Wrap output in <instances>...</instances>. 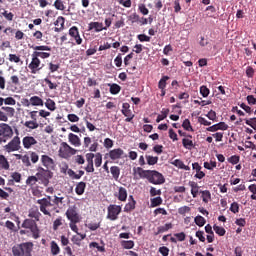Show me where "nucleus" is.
Segmentation results:
<instances>
[{
  "label": "nucleus",
  "mask_w": 256,
  "mask_h": 256,
  "mask_svg": "<svg viewBox=\"0 0 256 256\" xmlns=\"http://www.w3.org/2000/svg\"><path fill=\"white\" fill-rule=\"evenodd\" d=\"M171 165L177 167V169H183L184 171H191V167L185 165L181 159H175L171 162Z\"/></svg>",
  "instance_id": "nucleus-25"
},
{
  "label": "nucleus",
  "mask_w": 256,
  "mask_h": 256,
  "mask_svg": "<svg viewBox=\"0 0 256 256\" xmlns=\"http://www.w3.org/2000/svg\"><path fill=\"white\" fill-rule=\"evenodd\" d=\"M61 225H63V217L60 216L56 218L53 222V231H58Z\"/></svg>",
  "instance_id": "nucleus-47"
},
{
  "label": "nucleus",
  "mask_w": 256,
  "mask_h": 256,
  "mask_svg": "<svg viewBox=\"0 0 256 256\" xmlns=\"http://www.w3.org/2000/svg\"><path fill=\"white\" fill-rule=\"evenodd\" d=\"M192 169L196 171V179H203L205 177V172L201 171L202 167L197 162L192 164Z\"/></svg>",
  "instance_id": "nucleus-27"
},
{
  "label": "nucleus",
  "mask_w": 256,
  "mask_h": 256,
  "mask_svg": "<svg viewBox=\"0 0 256 256\" xmlns=\"http://www.w3.org/2000/svg\"><path fill=\"white\" fill-rule=\"evenodd\" d=\"M110 87V93L111 95H118V93H121V86L118 84H108Z\"/></svg>",
  "instance_id": "nucleus-43"
},
{
  "label": "nucleus",
  "mask_w": 256,
  "mask_h": 256,
  "mask_svg": "<svg viewBox=\"0 0 256 256\" xmlns=\"http://www.w3.org/2000/svg\"><path fill=\"white\" fill-rule=\"evenodd\" d=\"M110 173L112 177L117 181V179H119V176L121 175V169L118 166H112L110 168Z\"/></svg>",
  "instance_id": "nucleus-35"
},
{
  "label": "nucleus",
  "mask_w": 256,
  "mask_h": 256,
  "mask_svg": "<svg viewBox=\"0 0 256 256\" xmlns=\"http://www.w3.org/2000/svg\"><path fill=\"white\" fill-rule=\"evenodd\" d=\"M182 127L185 131H193V126H191V121L189 119L183 121Z\"/></svg>",
  "instance_id": "nucleus-57"
},
{
  "label": "nucleus",
  "mask_w": 256,
  "mask_h": 256,
  "mask_svg": "<svg viewBox=\"0 0 256 256\" xmlns=\"http://www.w3.org/2000/svg\"><path fill=\"white\" fill-rule=\"evenodd\" d=\"M53 203L54 205H57V207H59V205H63L65 203V197L54 196Z\"/></svg>",
  "instance_id": "nucleus-56"
},
{
  "label": "nucleus",
  "mask_w": 256,
  "mask_h": 256,
  "mask_svg": "<svg viewBox=\"0 0 256 256\" xmlns=\"http://www.w3.org/2000/svg\"><path fill=\"white\" fill-rule=\"evenodd\" d=\"M21 85V81L19 80V76L17 75H12L10 77V81L7 82V89H11V91H15L17 87ZM14 87V89H13Z\"/></svg>",
  "instance_id": "nucleus-20"
},
{
  "label": "nucleus",
  "mask_w": 256,
  "mask_h": 256,
  "mask_svg": "<svg viewBox=\"0 0 256 256\" xmlns=\"http://www.w3.org/2000/svg\"><path fill=\"white\" fill-rule=\"evenodd\" d=\"M85 189H87V183L78 182L75 188L76 195H83V193H85Z\"/></svg>",
  "instance_id": "nucleus-30"
},
{
  "label": "nucleus",
  "mask_w": 256,
  "mask_h": 256,
  "mask_svg": "<svg viewBox=\"0 0 256 256\" xmlns=\"http://www.w3.org/2000/svg\"><path fill=\"white\" fill-rule=\"evenodd\" d=\"M188 185H189V187H191V195L195 199L197 197V195H199V193H201V191H199V184H197V182H195V181H190L188 183Z\"/></svg>",
  "instance_id": "nucleus-28"
},
{
  "label": "nucleus",
  "mask_w": 256,
  "mask_h": 256,
  "mask_svg": "<svg viewBox=\"0 0 256 256\" xmlns=\"http://www.w3.org/2000/svg\"><path fill=\"white\" fill-rule=\"evenodd\" d=\"M147 181L152 185H163V183H165V176L157 170H150Z\"/></svg>",
  "instance_id": "nucleus-7"
},
{
  "label": "nucleus",
  "mask_w": 256,
  "mask_h": 256,
  "mask_svg": "<svg viewBox=\"0 0 256 256\" xmlns=\"http://www.w3.org/2000/svg\"><path fill=\"white\" fill-rule=\"evenodd\" d=\"M4 105H17V100L13 97L4 98Z\"/></svg>",
  "instance_id": "nucleus-62"
},
{
  "label": "nucleus",
  "mask_w": 256,
  "mask_h": 256,
  "mask_svg": "<svg viewBox=\"0 0 256 256\" xmlns=\"http://www.w3.org/2000/svg\"><path fill=\"white\" fill-rule=\"evenodd\" d=\"M15 117V108L9 106H2L0 108V121L7 123L9 118Z\"/></svg>",
  "instance_id": "nucleus-8"
},
{
  "label": "nucleus",
  "mask_w": 256,
  "mask_h": 256,
  "mask_svg": "<svg viewBox=\"0 0 256 256\" xmlns=\"http://www.w3.org/2000/svg\"><path fill=\"white\" fill-rule=\"evenodd\" d=\"M28 219H32L36 223L41 221V212H39V208L37 206L32 207L28 211Z\"/></svg>",
  "instance_id": "nucleus-18"
},
{
  "label": "nucleus",
  "mask_w": 256,
  "mask_h": 256,
  "mask_svg": "<svg viewBox=\"0 0 256 256\" xmlns=\"http://www.w3.org/2000/svg\"><path fill=\"white\" fill-rule=\"evenodd\" d=\"M146 161L149 165H157V163L159 161V157L146 155Z\"/></svg>",
  "instance_id": "nucleus-49"
},
{
  "label": "nucleus",
  "mask_w": 256,
  "mask_h": 256,
  "mask_svg": "<svg viewBox=\"0 0 256 256\" xmlns=\"http://www.w3.org/2000/svg\"><path fill=\"white\" fill-rule=\"evenodd\" d=\"M37 183H39V180L37 178V176H29L27 179H26V185H28L29 187H33L35 185H37Z\"/></svg>",
  "instance_id": "nucleus-42"
},
{
  "label": "nucleus",
  "mask_w": 256,
  "mask_h": 256,
  "mask_svg": "<svg viewBox=\"0 0 256 256\" xmlns=\"http://www.w3.org/2000/svg\"><path fill=\"white\" fill-rule=\"evenodd\" d=\"M54 25L56 27H61V29H65V18L63 16H59L54 22Z\"/></svg>",
  "instance_id": "nucleus-55"
},
{
  "label": "nucleus",
  "mask_w": 256,
  "mask_h": 256,
  "mask_svg": "<svg viewBox=\"0 0 256 256\" xmlns=\"http://www.w3.org/2000/svg\"><path fill=\"white\" fill-rule=\"evenodd\" d=\"M8 59L10 63H21V57L16 54H9Z\"/></svg>",
  "instance_id": "nucleus-59"
},
{
  "label": "nucleus",
  "mask_w": 256,
  "mask_h": 256,
  "mask_svg": "<svg viewBox=\"0 0 256 256\" xmlns=\"http://www.w3.org/2000/svg\"><path fill=\"white\" fill-rule=\"evenodd\" d=\"M93 159H95V154L93 153H87L86 154V161H87V166L85 167V171L87 173H94L95 172V167L93 166Z\"/></svg>",
  "instance_id": "nucleus-19"
},
{
  "label": "nucleus",
  "mask_w": 256,
  "mask_h": 256,
  "mask_svg": "<svg viewBox=\"0 0 256 256\" xmlns=\"http://www.w3.org/2000/svg\"><path fill=\"white\" fill-rule=\"evenodd\" d=\"M239 161H240V157L238 155H233L228 158V163H231V165H237Z\"/></svg>",
  "instance_id": "nucleus-61"
},
{
  "label": "nucleus",
  "mask_w": 256,
  "mask_h": 256,
  "mask_svg": "<svg viewBox=\"0 0 256 256\" xmlns=\"http://www.w3.org/2000/svg\"><path fill=\"white\" fill-rule=\"evenodd\" d=\"M59 157L69 159L72 155H77V149L71 147L67 142H62L58 151Z\"/></svg>",
  "instance_id": "nucleus-5"
},
{
  "label": "nucleus",
  "mask_w": 256,
  "mask_h": 256,
  "mask_svg": "<svg viewBox=\"0 0 256 256\" xmlns=\"http://www.w3.org/2000/svg\"><path fill=\"white\" fill-rule=\"evenodd\" d=\"M68 140L69 143H71V145H73L74 147H81V138H79V136H77L76 134L70 133L68 135Z\"/></svg>",
  "instance_id": "nucleus-24"
},
{
  "label": "nucleus",
  "mask_w": 256,
  "mask_h": 256,
  "mask_svg": "<svg viewBox=\"0 0 256 256\" xmlns=\"http://www.w3.org/2000/svg\"><path fill=\"white\" fill-rule=\"evenodd\" d=\"M121 211L122 208L120 205L110 204L108 206L107 219H110V221H117V219H119Z\"/></svg>",
  "instance_id": "nucleus-11"
},
{
  "label": "nucleus",
  "mask_w": 256,
  "mask_h": 256,
  "mask_svg": "<svg viewBox=\"0 0 256 256\" xmlns=\"http://www.w3.org/2000/svg\"><path fill=\"white\" fill-rule=\"evenodd\" d=\"M36 178L38 179V181H40V183L42 185H44V187H47L49 185V181H51V179H53V172H51V170L49 169H45L41 166H38L36 168Z\"/></svg>",
  "instance_id": "nucleus-2"
},
{
  "label": "nucleus",
  "mask_w": 256,
  "mask_h": 256,
  "mask_svg": "<svg viewBox=\"0 0 256 256\" xmlns=\"http://www.w3.org/2000/svg\"><path fill=\"white\" fill-rule=\"evenodd\" d=\"M167 81H169V76H162L158 82V88L165 89V87H167Z\"/></svg>",
  "instance_id": "nucleus-50"
},
{
  "label": "nucleus",
  "mask_w": 256,
  "mask_h": 256,
  "mask_svg": "<svg viewBox=\"0 0 256 256\" xmlns=\"http://www.w3.org/2000/svg\"><path fill=\"white\" fill-rule=\"evenodd\" d=\"M61 68V65H59V63H53V62H50L48 64V69L50 71V73H55L57 71H59V69Z\"/></svg>",
  "instance_id": "nucleus-52"
},
{
  "label": "nucleus",
  "mask_w": 256,
  "mask_h": 256,
  "mask_svg": "<svg viewBox=\"0 0 256 256\" xmlns=\"http://www.w3.org/2000/svg\"><path fill=\"white\" fill-rule=\"evenodd\" d=\"M28 69H30L32 75H37V73L43 69L41 66V60L32 54V60L28 65Z\"/></svg>",
  "instance_id": "nucleus-13"
},
{
  "label": "nucleus",
  "mask_w": 256,
  "mask_h": 256,
  "mask_svg": "<svg viewBox=\"0 0 256 256\" xmlns=\"http://www.w3.org/2000/svg\"><path fill=\"white\" fill-rule=\"evenodd\" d=\"M95 31V33H101V31H105L103 27V23L101 22H90L88 24V30L89 31Z\"/></svg>",
  "instance_id": "nucleus-23"
},
{
  "label": "nucleus",
  "mask_w": 256,
  "mask_h": 256,
  "mask_svg": "<svg viewBox=\"0 0 256 256\" xmlns=\"http://www.w3.org/2000/svg\"><path fill=\"white\" fill-rule=\"evenodd\" d=\"M95 160V167H101L102 163H103V155H101V153H96L94 154Z\"/></svg>",
  "instance_id": "nucleus-48"
},
{
  "label": "nucleus",
  "mask_w": 256,
  "mask_h": 256,
  "mask_svg": "<svg viewBox=\"0 0 256 256\" xmlns=\"http://www.w3.org/2000/svg\"><path fill=\"white\" fill-rule=\"evenodd\" d=\"M44 83H46V85H48V87L51 91L57 89V87H59V85H60L59 82H52L51 79H49V78H45Z\"/></svg>",
  "instance_id": "nucleus-38"
},
{
  "label": "nucleus",
  "mask_w": 256,
  "mask_h": 256,
  "mask_svg": "<svg viewBox=\"0 0 256 256\" xmlns=\"http://www.w3.org/2000/svg\"><path fill=\"white\" fill-rule=\"evenodd\" d=\"M30 104L33 107H43V99H41L39 96H32L30 98Z\"/></svg>",
  "instance_id": "nucleus-31"
},
{
  "label": "nucleus",
  "mask_w": 256,
  "mask_h": 256,
  "mask_svg": "<svg viewBox=\"0 0 256 256\" xmlns=\"http://www.w3.org/2000/svg\"><path fill=\"white\" fill-rule=\"evenodd\" d=\"M13 137V128L7 123H0V145L7 143Z\"/></svg>",
  "instance_id": "nucleus-4"
},
{
  "label": "nucleus",
  "mask_w": 256,
  "mask_h": 256,
  "mask_svg": "<svg viewBox=\"0 0 256 256\" xmlns=\"http://www.w3.org/2000/svg\"><path fill=\"white\" fill-rule=\"evenodd\" d=\"M107 155L108 157H110L112 161H117V159H123V155H125V151H123V149L121 148H116V149L110 150Z\"/></svg>",
  "instance_id": "nucleus-16"
},
{
  "label": "nucleus",
  "mask_w": 256,
  "mask_h": 256,
  "mask_svg": "<svg viewBox=\"0 0 256 256\" xmlns=\"http://www.w3.org/2000/svg\"><path fill=\"white\" fill-rule=\"evenodd\" d=\"M69 35L76 41V45H81L83 43V38L79 34V28H77V26H73L69 29Z\"/></svg>",
  "instance_id": "nucleus-15"
},
{
  "label": "nucleus",
  "mask_w": 256,
  "mask_h": 256,
  "mask_svg": "<svg viewBox=\"0 0 256 256\" xmlns=\"http://www.w3.org/2000/svg\"><path fill=\"white\" fill-rule=\"evenodd\" d=\"M38 205H40V211L44 215H48V217H51V212L47 210V207H53V204L51 203V196H47L46 198H42L37 200Z\"/></svg>",
  "instance_id": "nucleus-12"
},
{
  "label": "nucleus",
  "mask_w": 256,
  "mask_h": 256,
  "mask_svg": "<svg viewBox=\"0 0 256 256\" xmlns=\"http://www.w3.org/2000/svg\"><path fill=\"white\" fill-rule=\"evenodd\" d=\"M169 115V109H162L161 114L157 116L156 123H161L164 119H167Z\"/></svg>",
  "instance_id": "nucleus-44"
},
{
  "label": "nucleus",
  "mask_w": 256,
  "mask_h": 256,
  "mask_svg": "<svg viewBox=\"0 0 256 256\" xmlns=\"http://www.w3.org/2000/svg\"><path fill=\"white\" fill-rule=\"evenodd\" d=\"M31 49L34 50L32 55H34L37 59H49L51 57V53L43 52V51H51V47L41 45V46H31Z\"/></svg>",
  "instance_id": "nucleus-6"
},
{
  "label": "nucleus",
  "mask_w": 256,
  "mask_h": 256,
  "mask_svg": "<svg viewBox=\"0 0 256 256\" xmlns=\"http://www.w3.org/2000/svg\"><path fill=\"white\" fill-rule=\"evenodd\" d=\"M138 11H140L142 15H149V9L147 6H145V4H139Z\"/></svg>",
  "instance_id": "nucleus-60"
},
{
  "label": "nucleus",
  "mask_w": 256,
  "mask_h": 256,
  "mask_svg": "<svg viewBox=\"0 0 256 256\" xmlns=\"http://www.w3.org/2000/svg\"><path fill=\"white\" fill-rule=\"evenodd\" d=\"M90 249H97L100 253H105V245L99 246L97 242H91L89 244Z\"/></svg>",
  "instance_id": "nucleus-45"
},
{
  "label": "nucleus",
  "mask_w": 256,
  "mask_h": 256,
  "mask_svg": "<svg viewBox=\"0 0 256 256\" xmlns=\"http://www.w3.org/2000/svg\"><path fill=\"white\" fill-rule=\"evenodd\" d=\"M21 149V138L15 136L8 144L4 146V151L6 153H13L14 151H19Z\"/></svg>",
  "instance_id": "nucleus-9"
},
{
  "label": "nucleus",
  "mask_w": 256,
  "mask_h": 256,
  "mask_svg": "<svg viewBox=\"0 0 256 256\" xmlns=\"http://www.w3.org/2000/svg\"><path fill=\"white\" fill-rule=\"evenodd\" d=\"M11 165L9 164V160L5 155L0 154V170L9 171Z\"/></svg>",
  "instance_id": "nucleus-26"
},
{
  "label": "nucleus",
  "mask_w": 256,
  "mask_h": 256,
  "mask_svg": "<svg viewBox=\"0 0 256 256\" xmlns=\"http://www.w3.org/2000/svg\"><path fill=\"white\" fill-rule=\"evenodd\" d=\"M182 145H183L184 149H188V151H191V149H193V147H195V144H193V140H191L189 138H183Z\"/></svg>",
  "instance_id": "nucleus-33"
},
{
  "label": "nucleus",
  "mask_w": 256,
  "mask_h": 256,
  "mask_svg": "<svg viewBox=\"0 0 256 256\" xmlns=\"http://www.w3.org/2000/svg\"><path fill=\"white\" fill-rule=\"evenodd\" d=\"M137 205V201L133 198V195L129 196L128 203L124 207V213H131V211H135V206Z\"/></svg>",
  "instance_id": "nucleus-22"
},
{
  "label": "nucleus",
  "mask_w": 256,
  "mask_h": 256,
  "mask_svg": "<svg viewBox=\"0 0 256 256\" xmlns=\"http://www.w3.org/2000/svg\"><path fill=\"white\" fill-rule=\"evenodd\" d=\"M24 126L27 127V129H39V123L35 120H29L24 123Z\"/></svg>",
  "instance_id": "nucleus-40"
},
{
  "label": "nucleus",
  "mask_w": 256,
  "mask_h": 256,
  "mask_svg": "<svg viewBox=\"0 0 256 256\" xmlns=\"http://www.w3.org/2000/svg\"><path fill=\"white\" fill-rule=\"evenodd\" d=\"M150 170H143L141 167L133 168L134 179H148Z\"/></svg>",
  "instance_id": "nucleus-14"
},
{
  "label": "nucleus",
  "mask_w": 256,
  "mask_h": 256,
  "mask_svg": "<svg viewBox=\"0 0 256 256\" xmlns=\"http://www.w3.org/2000/svg\"><path fill=\"white\" fill-rule=\"evenodd\" d=\"M50 253L53 256H57L59 253H61V247H59V244H57L55 240L50 242Z\"/></svg>",
  "instance_id": "nucleus-29"
},
{
  "label": "nucleus",
  "mask_w": 256,
  "mask_h": 256,
  "mask_svg": "<svg viewBox=\"0 0 256 256\" xmlns=\"http://www.w3.org/2000/svg\"><path fill=\"white\" fill-rule=\"evenodd\" d=\"M209 93H210V90L209 88H207V86L200 87V95H202V97H209Z\"/></svg>",
  "instance_id": "nucleus-63"
},
{
  "label": "nucleus",
  "mask_w": 256,
  "mask_h": 256,
  "mask_svg": "<svg viewBox=\"0 0 256 256\" xmlns=\"http://www.w3.org/2000/svg\"><path fill=\"white\" fill-rule=\"evenodd\" d=\"M169 229H173V224L172 223H166L164 226L158 227V231H157L156 235H159L161 233H165V232L169 231Z\"/></svg>",
  "instance_id": "nucleus-39"
},
{
  "label": "nucleus",
  "mask_w": 256,
  "mask_h": 256,
  "mask_svg": "<svg viewBox=\"0 0 256 256\" xmlns=\"http://www.w3.org/2000/svg\"><path fill=\"white\" fill-rule=\"evenodd\" d=\"M54 7L57 11H65V3L63 0H55Z\"/></svg>",
  "instance_id": "nucleus-51"
},
{
  "label": "nucleus",
  "mask_w": 256,
  "mask_h": 256,
  "mask_svg": "<svg viewBox=\"0 0 256 256\" xmlns=\"http://www.w3.org/2000/svg\"><path fill=\"white\" fill-rule=\"evenodd\" d=\"M121 247L123 249H133V247H135V242L133 240H122Z\"/></svg>",
  "instance_id": "nucleus-37"
},
{
  "label": "nucleus",
  "mask_w": 256,
  "mask_h": 256,
  "mask_svg": "<svg viewBox=\"0 0 256 256\" xmlns=\"http://www.w3.org/2000/svg\"><path fill=\"white\" fill-rule=\"evenodd\" d=\"M41 163L43 167H46V169H54L55 168V160L53 158L49 157V155H42L41 156Z\"/></svg>",
  "instance_id": "nucleus-17"
},
{
  "label": "nucleus",
  "mask_w": 256,
  "mask_h": 256,
  "mask_svg": "<svg viewBox=\"0 0 256 256\" xmlns=\"http://www.w3.org/2000/svg\"><path fill=\"white\" fill-rule=\"evenodd\" d=\"M230 211L234 214L239 213V203L233 202L230 206Z\"/></svg>",
  "instance_id": "nucleus-64"
},
{
  "label": "nucleus",
  "mask_w": 256,
  "mask_h": 256,
  "mask_svg": "<svg viewBox=\"0 0 256 256\" xmlns=\"http://www.w3.org/2000/svg\"><path fill=\"white\" fill-rule=\"evenodd\" d=\"M194 222L196 223V225H198V227H203L205 223H207V220H205L203 216L198 215L195 217Z\"/></svg>",
  "instance_id": "nucleus-53"
},
{
  "label": "nucleus",
  "mask_w": 256,
  "mask_h": 256,
  "mask_svg": "<svg viewBox=\"0 0 256 256\" xmlns=\"http://www.w3.org/2000/svg\"><path fill=\"white\" fill-rule=\"evenodd\" d=\"M122 115L126 117L125 122L126 123H132L133 119H135V114H133V111L127 110V111H122Z\"/></svg>",
  "instance_id": "nucleus-34"
},
{
  "label": "nucleus",
  "mask_w": 256,
  "mask_h": 256,
  "mask_svg": "<svg viewBox=\"0 0 256 256\" xmlns=\"http://www.w3.org/2000/svg\"><path fill=\"white\" fill-rule=\"evenodd\" d=\"M119 201L125 202L127 201V189L124 187H120L118 191V195H116Z\"/></svg>",
  "instance_id": "nucleus-32"
},
{
  "label": "nucleus",
  "mask_w": 256,
  "mask_h": 256,
  "mask_svg": "<svg viewBox=\"0 0 256 256\" xmlns=\"http://www.w3.org/2000/svg\"><path fill=\"white\" fill-rule=\"evenodd\" d=\"M201 198L204 203L211 201V192L209 190H200Z\"/></svg>",
  "instance_id": "nucleus-36"
},
{
  "label": "nucleus",
  "mask_w": 256,
  "mask_h": 256,
  "mask_svg": "<svg viewBox=\"0 0 256 256\" xmlns=\"http://www.w3.org/2000/svg\"><path fill=\"white\" fill-rule=\"evenodd\" d=\"M10 177L14 183H21V173L13 172Z\"/></svg>",
  "instance_id": "nucleus-58"
},
{
  "label": "nucleus",
  "mask_w": 256,
  "mask_h": 256,
  "mask_svg": "<svg viewBox=\"0 0 256 256\" xmlns=\"http://www.w3.org/2000/svg\"><path fill=\"white\" fill-rule=\"evenodd\" d=\"M45 107H47L49 111H55V109H57L55 102L51 98L46 100Z\"/></svg>",
  "instance_id": "nucleus-46"
},
{
  "label": "nucleus",
  "mask_w": 256,
  "mask_h": 256,
  "mask_svg": "<svg viewBox=\"0 0 256 256\" xmlns=\"http://www.w3.org/2000/svg\"><path fill=\"white\" fill-rule=\"evenodd\" d=\"M150 203L151 207H159V205H163V198H161V196L151 198Z\"/></svg>",
  "instance_id": "nucleus-41"
},
{
  "label": "nucleus",
  "mask_w": 256,
  "mask_h": 256,
  "mask_svg": "<svg viewBox=\"0 0 256 256\" xmlns=\"http://www.w3.org/2000/svg\"><path fill=\"white\" fill-rule=\"evenodd\" d=\"M33 242H23L12 247L13 256H31L33 253Z\"/></svg>",
  "instance_id": "nucleus-1"
},
{
  "label": "nucleus",
  "mask_w": 256,
  "mask_h": 256,
  "mask_svg": "<svg viewBox=\"0 0 256 256\" xmlns=\"http://www.w3.org/2000/svg\"><path fill=\"white\" fill-rule=\"evenodd\" d=\"M22 145L24 149H31L33 145H37V140L33 136H25L22 139Z\"/></svg>",
  "instance_id": "nucleus-21"
},
{
  "label": "nucleus",
  "mask_w": 256,
  "mask_h": 256,
  "mask_svg": "<svg viewBox=\"0 0 256 256\" xmlns=\"http://www.w3.org/2000/svg\"><path fill=\"white\" fill-rule=\"evenodd\" d=\"M65 215L70 223H81V215L77 212V207L70 206Z\"/></svg>",
  "instance_id": "nucleus-10"
},
{
  "label": "nucleus",
  "mask_w": 256,
  "mask_h": 256,
  "mask_svg": "<svg viewBox=\"0 0 256 256\" xmlns=\"http://www.w3.org/2000/svg\"><path fill=\"white\" fill-rule=\"evenodd\" d=\"M213 229L215 231V233L217 235H219L220 237H223L225 235V233H227V231L225 230V228L221 227V226H217V225H214L213 226Z\"/></svg>",
  "instance_id": "nucleus-54"
},
{
  "label": "nucleus",
  "mask_w": 256,
  "mask_h": 256,
  "mask_svg": "<svg viewBox=\"0 0 256 256\" xmlns=\"http://www.w3.org/2000/svg\"><path fill=\"white\" fill-rule=\"evenodd\" d=\"M22 228L28 229L32 233L33 239H39V237H41V230L37 222L33 219H25L22 223Z\"/></svg>",
  "instance_id": "nucleus-3"
}]
</instances>
